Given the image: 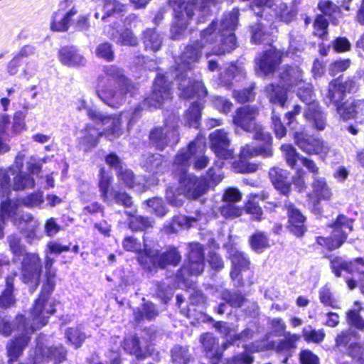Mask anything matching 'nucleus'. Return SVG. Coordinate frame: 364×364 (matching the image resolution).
Instances as JSON below:
<instances>
[{"instance_id":"obj_1","label":"nucleus","mask_w":364,"mask_h":364,"mask_svg":"<svg viewBox=\"0 0 364 364\" xmlns=\"http://www.w3.org/2000/svg\"><path fill=\"white\" fill-rule=\"evenodd\" d=\"M105 71L106 76L99 79L97 94L107 105L118 107L124 102L126 91H129L131 85L115 66L106 67Z\"/></svg>"},{"instance_id":"obj_2","label":"nucleus","mask_w":364,"mask_h":364,"mask_svg":"<svg viewBox=\"0 0 364 364\" xmlns=\"http://www.w3.org/2000/svg\"><path fill=\"white\" fill-rule=\"evenodd\" d=\"M205 150V141L203 138H197L191 142L187 148L183 149L176 156L174 166L176 171L185 173L191 163L193 164L196 169L205 168L208 159L204 155Z\"/></svg>"},{"instance_id":"obj_3","label":"nucleus","mask_w":364,"mask_h":364,"mask_svg":"<svg viewBox=\"0 0 364 364\" xmlns=\"http://www.w3.org/2000/svg\"><path fill=\"white\" fill-rule=\"evenodd\" d=\"M48 283L44 284L40 297L36 301L31 311L33 325L40 328L47 323V318L55 312L51 303H48L49 295L54 288V283L50 280L55 277V271L52 269H46Z\"/></svg>"},{"instance_id":"obj_4","label":"nucleus","mask_w":364,"mask_h":364,"mask_svg":"<svg viewBox=\"0 0 364 364\" xmlns=\"http://www.w3.org/2000/svg\"><path fill=\"white\" fill-rule=\"evenodd\" d=\"M258 115L259 111L256 107L244 106L236 111L233 122L245 131L253 132L256 139H260L269 146L272 137L269 133L263 131V128L260 125L257 124L256 119Z\"/></svg>"},{"instance_id":"obj_5","label":"nucleus","mask_w":364,"mask_h":364,"mask_svg":"<svg viewBox=\"0 0 364 364\" xmlns=\"http://www.w3.org/2000/svg\"><path fill=\"white\" fill-rule=\"evenodd\" d=\"M196 1V0H170L175 14V21L171 28L174 38H179L181 33L192 19Z\"/></svg>"},{"instance_id":"obj_6","label":"nucleus","mask_w":364,"mask_h":364,"mask_svg":"<svg viewBox=\"0 0 364 364\" xmlns=\"http://www.w3.org/2000/svg\"><path fill=\"white\" fill-rule=\"evenodd\" d=\"M181 260V255L178 251L172 248L168 251L159 255L157 250L146 249L145 247L144 252L139 257L141 264L146 269L151 271L150 264L154 266L157 264L161 268L167 265H177Z\"/></svg>"},{"instance_id":"obj_7","label":"nucleus","mask_w":364,"mask_h":364,"mask_svg":"<svg viewBox=\"0 0 364 364\" xmlns=\"http://www.w3.org/2000/svg\"><path fill=\"white\" fill-rule=\"evenodd\" d=\"M238 9H233L230 13L224 16V18L221 22L223 30H226V33H223L221 41V47L213 49L215 55L224 54L225 52H230L236 46V38L232 31L236 28L238 23Z\"/></svg>"},{"instance_id":"obj_8","label":"nucleus","mask_w":364,"mask_h":364,"mask_svg":"<svg viewBox=\"0 0 364 364\" xmlns=\"http://www.w3.org/2000/svg\"><path fill=\"white\" fill-rule=\"evenodd\" d=\"M42 267L41 259L37 253H25L21 266L22 281L33 285L34 289H36L39 284Z\"/></svg>"},{"instance_id":"obj_9","label":"nucleus","mask_w":364,"mask_h":364,"mask_svg":"<svg viewBox=\"0 0 364 364\" xmlns=\"http://www.w3.org/2000/svg\"><path fill=\"white\" fill-rule=\"evenodd\" d=\"M294 139L297 146L307 154L319 155L323 160L330 152V146L326 142L306 133L295 132Z\"/></svg>"},{"instance_id":"obj_10","label":"nucleus","mask_w":364,"mask_h":364,"mask_svg":"<svg viewBox=\"0 0 364 364\" xmlns=\"http://www.w3.org/2000/svg\"><path fill=\"white\" fill-rule=\"evenodd\" d=\"M87 114L90 119L101 121L103 125L107 126L104 135L109 140H114L122 134L121 120L119 117L103 116L101 113L91 109L87 110Z\"/></svg>"},{"instance_id":"obj_11","label":"nucleus","mask_w":364,"mask_h":364,"mask_svg":"<svg viewBox=\"0 0 364 364\" xmlns=\"http://www.w3.org/2000/svg\"><path fill=\"white\" fill-rule=\"evenodd\" d=\"M180 183L188 198H197L205 193L208 189V183L204 178H198L191 174L181 173Z\"/></svg>"},{"instance_id":"obj_12","label":"nucleus","mask_w":364,"mask_h":364,"mask_svg":"<svg viewBox=\"0 0 364 364\" xmlns=\"http://www.w3.org/2000/svg\"><path fill=\"white\" fill-rule=\"evenodd\" d=\"M204 269V257L202 247L198 243L191 245L188 261L181 269V274H186L198 275Z\"/></svg>"},{"instance_id":"obj_13","label":"nucleus","mask_w":364,"mask_h":364,"mask_svg":"<svg viewBox=\"0 0 364 364\" xmlns=\"http://www.w3.org/2000/svg\"><path fill=\"white\" fill-rule=\"evenodd\" d=\"M171 98L168 86L166 83L164 75H159L154 81V90L149 97L146 99L145 103L150 106L158 107Z\"/></svg>"},{"instance_id":"obj_14","label":"nucleus","mask_w":364,"mask_h":364,"mask_svg":"<svg viewBox=\"0 0 364 364\" xmlns=\"http://www.w3.org/2000/svg\"><path fill=\"white\" fill-rule=\"evenodd\" d=\"M355 87V82L353 80H348L344 82L341 79H336L329 84L327 99L336 107L340 105L344 99L345 93L350 92Z\"/></svg>"},{"instance_id":"obj_15","label":"nucleus","mask_w":364,"mask_h":364,"mask_svg":"<svg viewBox=\"0 0 364 364\" xmlns=\"http://www.w3.org/2000/svg\"><path fill=\"white\" fill-rule=\"evenodd\" d=\"M211 146L216 154L220 159H230L232 156V150L228 149L229 139L227 134L222 129H217L210 135Z\"/></svg>"},{"instance_id":"obj_16","label":"nucleus","mask_w":364,"mask_h":364,"mask_svg":"<svg viewBox=\"0 0 364 364\" xmlns=\"http://www.w3.org/2000/svg\"><path fill=\"white\" fill-rule=\"evenodd\" d=\"M281 59L282 53L274 48H271L257 60V68L262 73L269 74L275 70L281 63Z\"/></svg>"},{"instance_id":"obj_17","label":"nucleus","mask_w":364,"mask_h":364,"mask_svg":"<svg viewBox=\"0 0 364 364\" xmlns=\"http://www.w3.org/2000/svg\"><path fill=\"white\" fill-rule=\"evenodd\" d=\"M311 188L312 193L309 198L314 205L318 204L321 199L330 200L333 195L324 178L314 176Z\"/></svg>"},{"instance_id":"obj_18","label":"nucleus","mask_w":364,"mask_h":364,"mask_svg":"<svg viewBox=\"0 0 364 364\" xmlns=\"http://www.w3.org/2000/svg\"><path fill=\"white\" fill-rule=\"evenodd\" d=\"M177 132L175 127L170 129L167 126L164 128L154 129L150 134V139L159 149H163L165 146L171 142V139H177Z\"/></svg>"},{"instance_id":"obj_19","label":"nucleus","mask_w":364,"mask_h":364,"mask_svg":"<svg viewBox=\"0 0 364 364\" xmlns=\"http://www.w3.org/2000/svg\"><path fill=\"white\" fill-rule=\"evenodd\" d=\"M97 8L102 9L105 13L102 16L100 12L96 11L95 14V18H101L102 21H105L107 17L114 14H118L124 11L125 6L119 3L117 0H93Z\"/></svg>"},{"instance_id":"obj_20","label":"nucleus","mask_w":364,"mask_h":364,"mask_svg":"<svg viewBox=\"0 0 364 364\" xmlns=\"http://www.w3.org/2000/svg\"><path fill=\"white\" fill-rule=\"evenodd\" d=\"M287 211L290 230L296 236L303 235L306 230L305 217L291 204L287 205Z\"/></svg>"},{"instance_id":"obj_21","label":"nucleus","mask_w":364,"mask_h":364,"mask_svg":"<svg viewBox=\"0 0 364 364\" xmlns=\"http://www.w3.org/2000/svg\"><path fill=\"white\" fill-rule=\"evenodd\" d=\"M269 174L275 188L281 193L287 195L291 190V185L287 181L289 177L288 171L282 168H272Z\"/></svg>"},{"instance_id":"obj_22","label":"nucleus","mask_w":364,"mask_h":364,"mask_svg":"<svg viewBox=\"0 0 364 364\" xmlns=\"http://www.w3.org/2000/svg\"><path fill=\"white\" fill-rule=\"evenodd\" d=\"M229 254L232 264V269L230 272L231 278L239 279L240 272L248 268L250 261L242 252L236 249L231 248L229 250Z\"/></svg>"},{"instance_id":"obj_23","label":"nucleus","mask_w":364,"mask_h":364,"mask_svg":"<svg viewBox=\"0 0 364 364\" xmlns=\"http://www.w3.org/2000/svg\"><path fill=\"white\" fill-rule=\"evenodd\" d=\"M202 43L196 42L193 45L188 46L181 55L182 63L178 65L179 69L191 68V64L198 61L201 55Z\"/></svg>"},{"instance_id":"obj_24","label":"nucleus","mask_w":364,"mask_h":364,"mask_svg":"<svg viewBox=\"0 0 364 364\" xmlns=\"http://www.w3.org/2000/svg\"><path fill=\"white\" fill-rule=\"evenodd\" d=\"M16 277V273L6 277L5 289L0 295V307L6 309L15 304L16 297L14 284Z\"/></svg>"},{"instance_id":"obj_25","label":"nucleus","mask_w":364,"mask_h":364,"mask_svg":"<svg viewBox=\"0 0 364 364\" xmlns=\"http://www.w3.org/2000/svg\"><path fill=\"white\" fill-rule=\"evenodd\" d=\"M281 80L283 86L287 85L289 88L298 87L302 80L301 70L298 67L286 68L281 73Z\"/></svg>"},{"instance_id":"obj_26","label":"nucleus","mask_w":364,"mask_h":364,"mask_svg":"<svg viewBox=\"0 0 364 364\" xmlns=\"http://www.w3.org/2000/svg\"><path fill=\"white\" fill-rule=\"evenodd\" d=\"M306 119L318 130H323L326 127V119L318 104H313L308 107L305 112Z\"/></svg>"},{"instance_id":"obj_27","label":"nucleus","mask_w":364,"mask_h":364,"mask_svg":"<svg viewBox=\"0 0 364 364\" xmlns=\"http://www.w3.org/2000/svg\"><path fill=\"white\" fill-rule=\"evenodd\" d=\"M77 13V10L75 7H73L65 14H62L59 11L55 13L50 24L51 29L55 31H67L72 17L76 15Z\"/></svg>"},{"instance_id":"obj_28","label":"nucleus","mask_w":364,"mask_h":364,"mask_svg":"<svg viewBox=\"0 0 364 364\" xmlns=\"http://www.w3.org/2000/svg\"><path fill=\"white\" fill-rule=\"evenodd\" d=\"M60 61L68 65L77 66L84 65L85 59L74 48H63L60 52Z\"/></svg>"},{"instance_id":"obj_29","label":"nucleus","mask_w":364,"mask_h":364,"mask_svg":"<svg viewBox=\"0 0 364 364\" xmlns=\"http://www.w3.org/2000/svg\"><path fill=\"white\" fill-rule=\"evenodd\" d=\"M264 92L271 103L279 104L282 107L284 106L287 100L286 89L269 84L265 87Z\"/></svg>"},{"instance_id":"obj_30","label":"nucleus","mask_w":364,"mask_h":364,"mask_svg":"<svg viewBox=\"0 0 364 364\" xmlns=\"http://www.w3.org/2000/svg\"><path fill=\"white\" fill-rule=\"evenodd\" d=\"M333 228V236L340 238L343 235L345 240L347 238V232L353 230V220L348 218L344 215H339L335 222L331 225Z\"/></svg>"},{"instance_id":"obj_31","label":"nucleus","mask_w":364,"mask_h":364,"mask_svg":"<svg viewBox=\"0 0 364 364\" xmlns=\"http://www.w3.org/2000/svg\"><path fill=\"white\" fill-rule=\"evenodd\" d=\"M364 105V100L346 101L337 105L336 110L343 120H348L355 117L357 113V107Z\"/></svg>"},{"instance_id":"obj_32","label":"nucleus","mask_w":364,"mask_h":364,"mask_svg":"<svg viewBox=\"0 0 364 364\" xmlns=\"http://www.w3.org/2000/svg\"><path fill=\"white\" fill-rule=\"evenodd\" d=\"M179 88L183 90L181 95L183 97L189 98L193 95H197L199 97H205L207 94V90L201 82H196L191 87H187L186 80H183L179 83Z\"/></svg>"},{"instance_id":"obj_33","label":"nucleus","mask_w":364,"mask_h":364,"mask_svg":"<svg viewBox=\"0 0 364 364\" xmlns=\"http://www.w3.org/2000/svg\"><path fill=\"white\" fill-rule=\"evenodd\" d=\"M162 38L154 29H147L144 33L143 42L146 50H159L162 45Z\"/></svg>"},{"instance_id":"obj_34","label":"nucleus","mask_w":364,"mask_h":364,"mask_svg":"<svg viewBox=\"0 0 364 364\" xmlns=\"http://www.w3.org/2000/svg\"><path fill=\"white\" fill-rule=\"evenodd\" d=\"M200 220V216L197 218H188L185 215H178L173 218L170 226L164 228L166 233H172L177 232L179 228H189L193 223Z\"/></svg>"},{"instance_id":"obj_35","label":"nucleus","mask_w":364,"mask_h":364,"mask_svg":"<svg viewBox=\"0 0 364 364\" xmlns=\"http://www.w3.org/2000/svg\"><path fill=\"white\" fill-rule=\"evenodd\" d=\"M29 341L26 335L23 336L21 338L16 339L15 341H11L7 346L8 356L9 357V362H13L21 353L23 348L28 344Z\"/></svg>"},{"instance_id":"obj_36","label":"nucleus","mask_w":364,"mask_h":364,"mask_svg":"<svg viewBox=\"0 0 364 364\" xmlns=\"http://www.w3.org/2000/svg\"><path fill=\"white\" fill-rule=\"evenodd\" d=\"M111 38L117 43L126 46H135L137 44V39L129 29L119 31L113 28L110 33Z\"/></svg>"},{"instance_id":"obj_37","label":"nucleus","mask_w":364,"mask_h":364,"mask_svg":"<svg viewBox=\"0 0 364 364\" xmlns=\"http://www.w3.org/2000/svg\"><path fill=\"white\" fill-rule=\"evenodd\" d=\"M258 197L261 200H266L267 196L262 193L261 195H251L249 200L245 204V212L252 215V218L260 220L262 215V210L259 205L255 201V198Z\"/></svg>"},{"instance_id":"obj_38","label":"nucleus","mask_w":364,"mask_h":364,"mask_svg":"<svg viewBox=\"0 0 364 364\" xmlns=\"http://www.w3.org/2000/svg\"><path fill=\"white\" fill-rule=\"evenodd\" d=\"M357 307L350 309L346 313V321L348 323L359 330H364V319L360 316L359 312L362 309L358 302H355Z\"/></svg>"},{"instance_id":"obj_39","label":"nucleus","mask_w":364,"mask_h":364,"mask_svg":"<svg viewBox=\"0 0 364 364\" xmlns=\"http://www.w3.org/2000/svg\"><path fill=\"white\" fill-rule=\"evenodd\" d=\"M112 183V176L102 168L100 171V179L98 182V187L101 196L104 201H107L109 199V189Z\"/></svg>"},{"instance_id":"obj_40","label":"nucleus","mask_w":364,"mask_h":364,"mask_svg":"<svg viewBox=\"0 0 364 364\" xmlns=\"http://www.w3.org/2000/svg\"><path fill=\"white\" fill-rule=\"evenodd\" d=\"M252 249L257 252H262L269 247L268 238L262 232H257L250 238Z\"/></svg>"},{"instance_id":"obj_41","label":"nucleus","mask_w":364,"mask_h":364,"mask_svg":"<svg viewBox=\"0 0 364 364\" xmlns=\"http://www.w3.org/2000/svg\"><path fill=\"white\" fill-rule=\"evenodd\" d=\"M101 136H105L104 132L100 133L93 128L87 129L86 135L81 141V144L83 146L84 150L88 151L91 148L95 147L98 143L99 137Z\"/></svg>"},{"instance_id":"obj_42","label":"nucleus","mask_w":364,"mask_h":364,"mask_svg":"<svg viewBox=\"0 0 364 364\" xmlns=\"http://www.w3.org/2000/svg\"><path fill=\"white\" fill-rule=\"evenodd\" d=\"M129 217V228L133 230H144L151 227L152 222L142 216L134 215V213L125 212Z\"/></svg>"},{"instance_id":"obj_43","label":"nucleus","mask_w":364,"mask_h":364,"mask_svg":"<svg viewBox=\"0 0 364 364\" xmlns=\"http://www.w3.org/2000/svg\"><path fill=\"white\" fill-rule=\"evenodd\" d=\"M301 85L298 86L297 95L308 107L313 104H316L314 100V95L311 85L305 82H301Z\"/></svg>"},{"instance_id":"obj_44","label":"nucleus","mask_w":364,"mask_h":364,"mask_svg":"<svg viewBox=\"0 0 364 364\" xmlns=\"http://www.w3.org/2000/svg\"><path fill=\"white\" fill-rule=\"evenodd\" d=\"M17 205L15 202L11 200H6L1 203V213L2 216L0 215V238L3 237V216L11 218L16 214Z\"/></svg>"},{"instance_id":"obj_45","label":"nucleus","mask_w":364,"mask_h":364,"mask_svg":"<svg viewBox=\"0 0 364 364\" xmlns=\"http://www.w3.org/2000/svg\"><path fill=\"white\" fill-rule=\"evenodd\" d=\"M289 50L292 53L301 52L304 48L305 41L302 35L297 31L290 33Z\"/></svg>"},{"instance_id":"obj_46","label":"nucleus","mask_w":364,"mask_h":364,"mask_svg":"<svg viewBox=\"0 0 364 364\" xmlns=\"http://www.w3.org/2000/svg\"><path fill=\"white\" fill-rule=\"evenodd\" d=\"M317 242L320 245L324 246L328 250H335L340 247L345 242V236L342 235L340 236V238L335 237L333 236L332 232L329 238L318 237L317 238Z\"/></svg>"},{"instance_id":"obj_47","label":"nucleus","mask_w":364,"mask_h":364,"mask_svg":"<svg viewBox=\"0 0 364 364\" xmlns=\"http://www.w3.org/2000/svg\"><path fill=\"white\" fill-rule=\"evenodd\" d=\"M287 164L292 168L295 167L297 159H299V154L296 149L291 144H284L281 147Z\"/></svg>"},{"instance_id":"obj_48","label":"nucleus","mask_w":364,"mask_h":364,"mask_svg":"<svg viewBox=\"0 0 364 364\" xmlns=\"http://www.w3.org/2000/svg\"><path fill=\"white\" fill-rule=\"evenodd\" d=\"M303 336L308 342L319 343L323 340L325 333L322 330H315L308 326L303 329Z\"/></svg>"},{"instance_id":"obj_49","label":"nucleus","mask_w":364,"mask_h":364,"mask_svg":"<svg viewBox=\"0 0 364 364\" xmlns=\"http://www.w3.org/2000/svg\"><path fill=\"white\" fill-rule=\"evenodd\" d=\"M34 179L25 173H21L14 178V188L16 190L24 189L26 188H33L34 186Z\"/></svg>"},{"instance_id":"obj_50","label":"nucleus","mask_w":364,"mask_h":364,"mask_svg":"<svg viewBox=\"0 0 364 364\" xmlns=\"http://www.w3.org/2000/svg\"><path fill=\"white\" fill-rule=\"evenodd\" d=\"M328 22L323 16H318L314 23V34L319 38H325L327 34Z\"/></svg>"},{"instance_id":"obj_51","label":"nucleus","mask_w":364,"mask_h":364,"mask_svg":"<svg viewBox=\"0 0 364 364\" xmlns=\"http://www.w3.org/2000/svg\"><path fill=\"white\" fill-rule=\"evenodd\" d=\"M201 106L198 102H194L186 114L190 126H195L200 117Z\"/></svg>"},{"instance_id":"obj_52","label":"nucleus","mask_w":364,"mask_h":364,"mask_svg":"<svg viewBox=\"0 0 364 364\" xmlns=\"http://www.w3.org/2000/svg\"><path fill=\"white\" fill-rule=\"evenodd\" d=\"M220 213L225 218L233 219L242 215V209L233 203H228L221 208Z\"/></svg>"},{"instance_id":"obj_53","label":"nucleus","mask_w":364,"mask_h":364,"mask_svg":"<svg viewBox=\"0 0 364 364\" xmlns=\"http://www.w3.org/2000/svg\"><path fill=\"white\" fill-rule=\"evenodd\" d=\"M259 154H262L266 156L270 155L271 151L269 146L265 149H257L255 148H251L250 146L246 145L242 148L240 153L241 157L243 159H247Z\"/></svg>"},{"instance_id":"obj_54","label":"nucleus","mask_w":364,"mask_h":364,"mask_svg":"<svg viewBox=\"0 0 364 364\" xmlns=\"http://www.w3.org/2000/svg\"><path fill=\"white\" fill-rule=\"evenodd\" d=\"M66 337L76 348L80 346L85 338V334L77 328H69L66 332Z\"/></svg>"},{"instance_id":"obj_55","label":"nucleus","mask_w":364,"mask_h":364,"mask_svg":"<svg viewBox=\"0 0 364 364\" xmlns=\"http://www.w3.org/2000/svg\"><path fill=\"white\" fill-rule=\"evenodd\" d=\"M172 359L176 364H186L188 360V350L176 346L172 350Z\"/></svg>"},{"instance_id":"obj_56","label":"nucleus","mask_w":364,"mask_h":364,"mask_svg":"<svg viewBox=\"0 0 364 364\" xmlns=\"http://www.w3.org/2000/svg\"><path fill=\"white\" fill-rule=\"evenodd\" d=\"M148 206L151 208V211L158 216L162 217L166 213V209L164 205L163 200L159 198H154L147 201Z\"/></svg>"},{"instance_id":"obj_57","label":"nucleus","mask_w":364,"mask_h":364,"mask_svg":"<svg viewBox=\"0 0 364 364\" xmlns=\"http://www.w3.org/2000/svg\"><path fill=\"white\" fill-rule=\"evenodd\" d=\"M124 350L130 354H134L136 357L141 355V349L139 347V341L136 338L132 337L125 339L124 341Z\"/></svg>"},{"instance_id":"obj_58","label":"nucleus","mask_w":364,"mask_h":364,"mask_svg":"<svg viewBox=\"0 0 364 364\" xmlns=\"http://www.w3.org/2000/svg\"><path fill=\"white\" fill-rule=\"evenodd\" d=\"M272 126L274 131V133L276 136L278 138H282L286 135V128L283 125L282 122H281L279 116L276 114L275 112L272 111Z\"/></svg>"},{"instance_id":"obj_59","label":"nucleus","mask_w":364,"mask_h":364,"mask_svg":"<svg viewBox=\"0 0 364 364\" xmlns=\"http://www.w3.org/2000/svg\"><path fill=\"white\" fill-rule=\"evenodd\" d=\"M111 195L117 204L122 205L124 207L128 208L132 205V198L124 192H119L112 190Z\"/></svg>"},{"instance_id":"obj_60","label":"nucleus","mask_w":364,"mask_h":364,"mask_svg":"<svg viewBox=\"0 0 364 364\" xmlns=\"http://www.w3.org/2000/svg\"><path fill=\"white\" fill-rule=\"evenodd\" d=\"M96 53L100 58L107 60H112L114 58V52L112 46L108 43H103L99 45L96 50Z\"/></svg>"},{"instance_id":"obj_61","label":"nucleus","mask_w":364,"mask_h":364,"mask_svg":"<svg viewBox=\"0 0 364 364\" xmlns=\"http://www.w3.org/2000/svg\"><path fill=\"white\" fill-rule=\"evenodd\" d=\"M158 313L155 309L154 306L151 303L144 304L141 309V313L140 316H136V318L140 319H148L151 320L157 316Z\"/></svg>"},{"instance_id":"obj_62","label":"nucleus","mask_w":364,"mask_h":364,"mask_svg":"<svg viewBox=\"0 0 364 364\" xmlns=\"http://www.w3.org/2000/svg\"><path fill=\"white\" fill-rule=\"evenodd\" d=\"M332 269L337 277H340L339 269L351 272L352 262H346L340 257H336L331 260Z\"/></svg>"},{"instance_id":"obj_63","label":"nucleus","mask_w":364,"mask_h":364,"mask_svg":"<svg viewBox=\"0 0 364 364\" xmlns=\"http://www.w3.org/2000/svg\"><path fill=\"white\" fill-rule=\"evenodd\" d=\"M223 299L227 301L232 306L240 307L245 301L244 297L237 293L230 294L228 291L223 293Z\"/></svg>"},{"instance_id":"obj_64","label":"nucleus","mask_w":364,"mask_h":364,"mask_svg":"<svg viewBox=\"0 0 364 364\" xmlns=\"http://www.w3.org/2000/svg\"><path fill=\"white\" fill-rule=\"evenodd\" d=\"M123 247L127 251L140 253L142 250V245L132 237H127L123 240Z\"/></svg>"}]
</instances>
